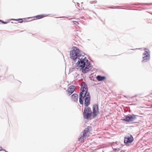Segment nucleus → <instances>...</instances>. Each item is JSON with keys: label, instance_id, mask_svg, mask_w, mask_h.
Listing matches in <instances>:
<instances>
[{"label": "nucleus", "instance_id": "39448f33", "mask_svg": "<svg viewBox=\"0 0 152 152\" xmlns=\"http://www.w3.org/2000/svg\"><path fill=\"white\" fill-rule=\"evenodd\" d=\"M136 118V115L133 114H128L125 116L124 118L122 119V120L127 122H131L135 120Z\"/></svg>", "mask_w": 152, "mask_h": 152}, {"label": "nucleus", "instance_id": "dca6fc26", "mask_svg": "<svg viewBox=\"0 0 152 152\" xmlns=\"http://www.w3.org/2000/svg\"><path fill=\"white\" fill-rule=\"evenodd\" d=\"M73 22L74 24H76V25L79 24V23L77 21H73Z\"/></svg>", "mask_w": 152, "mask_h": 152}, {"label": "nucleus", "instance_id": "1a4fd4ad", "mask_svg": "<svg viewBox=\"0 0 152 152\" xmlns=\"http://www.w3.org/2000/svg\"><path fill=\"white\" fill-rule=\"evenodd\" d=\"M88 129H86L83 132V136H81L78 139V140L80 142H82L84 139V138L86 137L87 136V134L88 133Z\"/></svg>", "mask_w": 152, "mask_h": 152}, {"label": "nucleus", "instance_id": "2eb2a0df", "mask_svg": "<svg viewBox=\"0 0 152 152\" xmlns=\"http://www.w3.org/2000/svg\"><path fill=\"white\" fill-rule=\"evenodd\" d=\"M15 20H17L18 21V22H19V23H22L23 22V20H22V19H21V18H20V19H15Z\"/></svg>", "mask_w": 152, "mask_h": 152}, {"label": "nucleus", "instance_id": "423d86ee", "mask_svg": "<svg viewBox=\"0 0 152 152\" xmlns=\"http://www.w3.org/2000/svg\"><path fill=\"white\" fill-rule=\"evenodd\" d=\"M97 112L99 111V106L98 104H94L93 107V116L94 118H95L97 116Z\"/></svg>", "mask_w": 152, "mask_h": 152}, {"label": "nucleus", "instance_id": "7ed1b4c3", "mask_svg": "<svg viewBox=\"0 0 152 152\" xmlns=\"http://www.w3.org/2000/svg\"><path fill=\"white\" fill-rule=\"evenodd\" d=\"M144 52L143 53V62H146L149 61L150 59V53L149 50L147 48H144Z\"/></svg>", "mask_w": 152, "mask_h": 152}, {"label": "nucleus", "instance_id": "9d476101", "mask_svg": "<svg viewBox=\"0 0 152 152\" xmlns=\"http://www.w3.org/2000/svg\"><path fill=\"white\" fill-rule=\"evenodd\" d=\"M75 87L73 86H70L67 90L68 92V94L69 95H71L75 91Z\"/></svg>", "mask_w": 152, "mask_h": 152}, {"label": "nucleus", "instance_id": "0eeeda50", "mask_svg": "<svg viewBox=\"0 0 152 152\" xmlns=\"http://www.w3.org/2000/svg\"><path fill=\"white\" fill-rule=\"evenodd\" d=\"M84 99V105L86 107H87L90 104L91 96L90 93L87 94L85 95Z\"/></svg>", "mask_w": 152, "mask_h": 152}, {"label": "nucleus", "instance_id": "f8f14e48", "mask_svg": "<svg viewBox=\"0 0 152 152\" xmlns=\"http://www.w3.org/2000/svg\"><path fill=\"white\" fill-rule=\"evenodd\" d=\"M97 80L99 81H102L105 79L106 77L104 76H102L100 75H98L97 77Z\"/></svg>", "mask_w": 152, "mask_h": 152}, {"label": "nucleus", "instance_id": "f257e3e1", "mask_svg": "<svg viewBox=\"0 0 152 152\" xmlns=\"http://www.w3.org/2000/svg\"><path fill=\"white\" fill-rule=\"evenodd\" d=\"M80 50L77 48L75 47H72V50L70 51V57L75 62H77L76 64L78 66L80 67L82 72L85 73L90 70L93 67L90 62L84 55L79 54Z\"/></svg>", "mask_w": 152, "mask_h": 152}, {"label": "nucleus", "instance_id": "6e6552de", "mask_svg": "<svg viewBox=\"0 0 152 152\" xmlns=\"http://www.w3.org/2000/svg\"><path fill=\"white\" fill-rule=\"evenodd\" d=\"M134 138L131 135L126 136L124 138V142L125 143H131L133 142Z\"/></svg>", "mask_w": 152, "mask_h": 152}, {"label": "nucleus", "instance_id": "f03ea898", "mask_svg": "<svg viewBox=\"0 0 152 152\" xmlns=\"http://www.w3.org/2000/svg\"><path fill=\"white\" fill-rule=\"evenodd\" d=\"M80 90L81 92L79 95V103L81 104H83V99L85 95L90 93L88 91V87H83L81 88Z\"/></svg>", "mask_w": 152, "mask_h": 152}, {"label": "nucleus", "instance_id": "9b49d317", "mask_svg": "<svg viewBox=\"0 0 152 152\" xmlns=\"http://www.w3.org/2000/svg\"><path fill=\"white\" fill-rule=\"evenodd\" d=\"M78 98V95L77 94H74L72 95L71 99L72 101L75 102L77 101Z\"/></svg>", "mask_w": 152, "mask_h": 152}, {"label": "nucleus", "instance_id": "ddd939ff", "mask_svg": "<svg viewBox=\"0 0 152 152\" xmlns=\"http://www.w3.org/2000/svg\"><path fill=\"white\" fill-rule=\"evenodd\" d=\"M45 16H46L44 14H42L37 15L36 16V18L37 19H39L45 17Z\"/></svg>", "mask_w": 152, "mask_h": 152}, {"label": "nucleus", "instance_id": "20e7f679", "mask_svg": "<svg viewBox=\"0 0 152 152\" xmlns=\"http://www.w3.org/2000/svg\"><path fill=\"white\" fill-rule=\"evenodd\" d=\"M92 112L91 108L89 107L85 108L84 110L83 115L85 118H88L91 116Z\"/></svg>", "mask_w": 152, "mask_h": 152}, {"label": "nucleus", "instance_id": "6ab92c4d", "mask_svg": "<svg viewBox=\"0 0 152 152\" xmlns=\"http://www.w3.org/2000/svg\"><path fill=\"white\" fill-rule=\"evenodd\" d=\"M140 49H141V48H140ZM140 49V48H136V49Z\"/></svg>", "mask_w": 152, "mask_h": 152}, {"label": "nucleus", "instance_id": "412c9836", "mask_svg": "<svg viewBox=\"0 0 152 152\" xmlns=\"http://www.w3.org/2000/svg\"><path fill=\"white\" fill-rule=\"evenodd\" d=\"M151 4H152V3Z\"/></svg>", "mask_w": 152, "mask_h": 152}, {"label": "nucleus", "instance_id": "4468645a", "mask_svg": "<svg viewBox=\"0 0 152 152\" xmlns=\"http://www.w3.org/2000/svg\"><path fill=\"white\" fill-rule=\"evenodd\" d=\"M81 88H83L84 87H88L87 85L86 84V83L84 82H82L80 85Z\"/></svg>", "mask_w": 152, "mask_h": 152}, {"label": "nucleus", "instance_id": "aec40b11", "mask_svg": "<svg viewBox=\"0 0 152 152\" xmlns=\"http://www.w3.org/2000/svg\"><path fill=\"white\" fill-rule=\"evenodd\" d=\"M145 4H146V3H145Z\"/></svg>", "mask_w": 152, "mask_h": 152}, {"label": "nucleus", "instance_id": "f3484780", "mask_svg": "<svg viewBox=\"0 0 152 152\" xmlns=\"http://www.w3.org/2000/svg\"><path fill=\"white\" fill-rule=\"evenodd\" d=\"M0 22L4 24H6L7 23V22H4V21H2V20H0Z\"/></svg>", "mask_w": 152, "mask_h": 152}, {"label": "nucleus", "instance_id": "a211bd4d", "mask_svg": "<svg viewBox=\"0 0 152 152\" xmlns=\"http://www.w3.org/2000/svg\"><path fill=\"white\" fill-rule=\"evenodd\" d=\"M120 150V148H118V149H117V148L115 149V150H116V151H117V150Z\"/></svg>", "mask_w": 152, "mask_h": 152}]
</instances>
